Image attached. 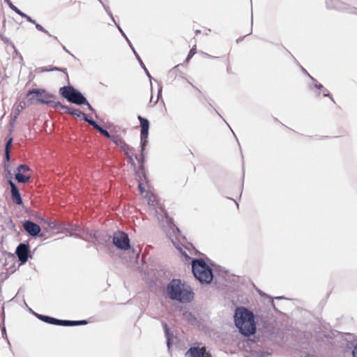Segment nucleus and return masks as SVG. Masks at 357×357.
Segmentation results:
<instances>
[{
  "mask_svg": "<svg viewBox=\"0 0 357 357\" xmlns=\"http://www.w3.org/2000/svg\"><path fill=\"white\" fill-rule=\"evenodd\" d=\"M234 320L241 334L249 337L256 333L257 327L254 313L248 308L240 306L236 308Z\"/></svg>",
  "mask_w": 357,
  "mask_h": 357,
  "instance_id": "nucleus-1",
  "label": "nucleus"
},
{
  "mask_svg": "<svg viewBox=\"0 0 357 357\" xmlns=\"http://www.w3.org/2000/svg\"><path fill=\"white\" fill-rule=\"evenodd\" d=\"M168 296L173 301L189 303L194 298V293L190 289H185L184 284L179 279H172L167 286Z\"/></svg>",
  "mask_w": 357,
  "mask_h": 357,
  "instance_id": "nucleus-2",
  "label": "nucleus"
},
{
  "mask_svg": "<svg viewBox=\"0 0 357 357\" xmlns=\"http://www.w3.org/2000/svg\"><path fill=\"white\" fill-rule=\"evenodd\" d=\"M191 264L192 273L201 284L211 283L213 279V269L203 259H192Z\"/></svg>",
  "mask_w": 357,
  "mask_h": 357,
  "instance_id": "nucleus-3",
  "label": "nucleus"
},
{
  "mask_svg": "<svg viewBox=\"0 0 357 357\" xmlns=\"http://www.w3.org/2000/svg\"><path fill=\"white\" fill-rule=\"evenodd\" d=\"M158 219L160 224L162 225L165 231L167 234V236L172 241L174 245L176 248V249L180 252V253L186 259H190V257L187 254L185 251H184L181 246L177 243L173 236H175V238H177V234L180 233L179 229L176 226L174 223V221L172 218H170L167 213H164V215L162 216V218L158 216Z\"/></svg>",
  "mask_w": 357,
  "mask_h": 357,
  "instance_id": "nucleus-4",
  "label": "nucleus"
},
{
  "mask_svg": "<svg viewBox=\"0 0 357 357\" xmlns=\"http://www.w3.org/2000/svg\"><path fill=\"white\" fill-rule=\"evenodd\" d=\"M59 92L63 98L70 103L82 105V103L86 101V97L70 84L61 87Z\"/></svg>",
  "mask_w": 357,
  "mask_h": 357,
  "instance_id": "nucleus-5",
  "label": "nucleus"
},
{
  "mask_svg": "<svg viewBox=\"0 0 357 357\" xmlns=\"http://www.w3.org/2000/svg\"><path fill=\"white\" fill-rule=\"evenodd\" d=\"M112 243L118 249L121 250H128L130 248L128 235L121 231H116L114 233Z\"/></svg>",
  "mask_w": 357,
  "mask_h": 357,
  "instance_id": "nucleus-6",
  "label": "nucleus"
},
{
  "mask_svg": "<svg viewBox=\"0 0 357 357\" xmlns=\"http://www.w3.org/2000/svg\"><path fill=\"white\" fill-rule=\"evenodd\" d=\"M328 9H335L349 14L357 15V8L351 7L340 0H326Z\"/></svg>",
  "mask_w": 357,
  "mask_h": 357,
  "instance_id": "nucleus-7",
  "label": "nucleus"
},
{
  "mask_svg": "<svg viewBox=\"0 0 357 357\" xmlns=\"http://www.w3.org/2000/svg\"><path fill=\"white\" fill-rule=\"evenodd\" d=\"M20 264H24L29 257V243H20L15 250Z\"/></svg>",
  "mask_w": 357,
  "mask_h": 357,
  "instance_id": "nucleus-8",
  "label": "nucleus"
},
{
  "mask_svg": "<svg viewBox=\"0 0 357 357\" xmlns=\"http://www.w3.org/2000/svg\"><path fill=\"white\" fill-rule=\"evenodd\" d=\"M23 228L32 237L43 236L40 227L30 220H26L23 222Z\"/></svg>",
  "mask_w": 357,
  "mask_h": 357,
  "instance_id": "nucleus-9",
  "label": "nucleus"
},
{
  "mask_svg": "<svg viewBox=\"0 0 357 357\" xmlns=\"http://www.w3.org/2000/svg\"><path fill=\"white\" fill-rule=\"evenodd\" d=\"M149 135V130L141 129L140 132V147H141V155H137L135 154L136 160L139 162L141 167H143L144 162V150L146 145V140Z\"/></svg>",
  "mask_w": 357,
  "mask_h": 357,
  "instance_id": "nucleus-10",
  "label": "nucleus"
},
{
  "mask_svg": "<svg viewBox=\"0 0 357 357\" xmlns=\"http://www.w3.org/2000/svg\"><path fill=\"white\" fill-rule=\"evenodd\" d=\"M8 184L10 187L11 199L13 203L17 205L23 204V200L21 197V194L16 184L12 180L8 181Z\"/></svg>",
  "mask_w": 357,
  "mask_h": 357,
  "instance_id": "nucleus-11",
  "label": "nucleus"
},
{
  "mask_svg": "<svg viewBox=\"0 0 357 357\" xmlns=\"http://www.w3.org/2000/svg\"><path fill=\"white\" fill-rule=\"evenodd\" d=\"M54 98V96L53 94L47 93L45 91V93L43 94L41 97L39 98H29L28 100V102L30 104H37V103H43V104H47L50 105L52 103V98Z\"/></svg>",
  "mask_w": 357,
  "mask_h": 357,
  "instance_id": "nucleus-12",
  "label": "nucleus"
},
{
  "mask_svg": "<svg viewBox=\"0 0 357 357\" xmlns=\"http://www.w3.org/2000/svg\"><path fill=\"white\" fill-rule=\"evenodd\" d=\"M33 314L40 321L52 324V325H56V326H62L63 325V319H59L54 317H52L47 315H43L40 314L36 313L33 312Z\"/></svg>",
  "mask_w": 357,
  "mask_h": 357,
  "instance_id": "nucleus-13",
  "label": "nucleus"
},
{
  "mask_svg": "<svg viewBox=\"0 0 357 357\" xmlns=\"http://www.w3.org/2000/svg\"><path fill=\"white\" fill-rule=\"evenodd\" d=\"M185 357H209L206 354V349L199 347H191L185 353Z\"/></svg>",
  "mask_w": 357,
  "mask_h": 357,
  "instance_id": "nucleus-14",
  "label": "nucleus"
},
{
  "mask_svg": "<svg viewBox=\"0 0 357 357\" xmlns=\"http://www.w3.org/2000/svg\"><path fill=\"white\" fill-rule=\"evenodd\" d=\"M162 326L164 333H165V336L166 338L167 346L168 349H169L172 346V341L175 337L174 333L170 329V328L168 326L167 323H165L164 321L162 322Z\"/></svg>",
  "mask_w": 357,
  "mask_h": 357,
  "instance_id": "nucleus-15",
  "label": "nucleus"
},
{
  "mask_svg": "<svg viewBox=\"0 0 357 357\" xmlns=\"http://www.w3.org/2000/svg\"><path fill=\"white\" fill-rule=\"evenodd\" d=\"M112 142L119 146L124 152L125 155H128V153H132L133 151V148L126 144V142L120 137H117L116 139H112Z\"/></svg>",
  "mask_w": 357,
  "mask_h": 357,
  "instance_id": "nucleus-16",
  "label": "nucleus"
},
{
  "mask_svg": "<svg viewBox=\"0 0 357 357\" xmlns=\"http://www.w3.org/2000/svg\"><path fill=\"white\" fill-rule=\"evenodd\" d=\"M310 79L313 82V87L315 88L318 91H322L323 96L324 97H328L330 99L334 102L333 97L330 95L327 89H326L321 84L319 83L316 79L313 77L310 76Z\"/></svg>",
  "mask_w": 357,
  "mask_h": 357,
  "instance_id": "nucleus-17",
  "label": "nucleus"
},
{
  "mask_svg": "<svg viewBox=\"0 0 357 357\" xmlns=\"http://www.w3.org/2000/svg\"><path fill=\"white\" fill-rule=\"evenodd\" d=\"M88 324V321L86 319L83 320H63V326H81V325H86Z\"/></svg>",
  "mask_w": 357,
  "mask_h": 357,
  "instance_id": "nucleus-18",
  "label": "nucleus"
},
{
  "mask_svg": "<svg viewBox=\"0 0 357 357\" xmlns=\"http://www.w3.org/2000/svg\"><path fill=\"white\" fill-rule=\"evenodd\" d=\"M129 46L130 47V48L132 49L135 57L137 58V61H139L141 67L144 69V70L145 71L146 75L148 76L149 78H151V75L149 72V70H147V68H146L144 63H143L142 60L141 59L139 55L137 54V52L135 51L134 47L132 46V44L131 43V42H129Z\"/></svg>",
  "mask_w": 357,
  "mask_h": 357,
  "instance_id": "nucleus-19",
  "label": "nucleus"
},
{
  "mask_svg": "<svg viewBox=\"0 0 357 357\" xmlns=\"http://www.w3.org/2000/svg\"><path fill=\"white\" fill-rule=\"evenodd\" d=\"M31 176L24 175L22 172H17L15 173V179L18 183H26L29 181Z\"/></svg>",
  "mask_w": 357,
  "mask_h": 357,
  "instance_id": "nucleus-20",
  "label": "nucleus"
},
{
  "mask_svg": "<svg viewBox=\"0 0 357 357\" xmlns=\"http://www.w3.org/2000/svg\"><path fill=\"white\" fill-rule=\"evenodd\" d=\"M45 90L43 89H32L29 90L27 93V96H30L31 95H36L37 98L41 97L43 94L45 93Z\"/></svg>",
  "mask_w": 357,
  "mask_h": 357,
  "instance_id": "nucleus-21",
  "label": "nucleus"
},
{
  "mask_svg": "<svg viewBox=\"0 0 357 357\" xmlns=\"http://www.w3.org/2000/svg\"><path fill=\"white\" fill-rule=\"evenodd\" d=\"M83 119L96 130H98L100 127L96 121L89 118L86 114H83Z\"/></svg>",
  "mask_w": 357,
  "mask_h": 357,
  "instance_id": "nucleus-22",
  "label": "nucleus"
},
{
  "mask_svg": "<svg viewBox=\"0 0 357 357\" xmlns=\"http://www.w3.org/2000/svg\"><path fill=\"white\" fill-rule=\"evenodd\" d=\"M137 119L139 121L141 129H144V130L149 129L150 123H149V121L147 119L144 118L140 115L137 116Z\"/></svg>",
  "mask_w": 357,
  "mask_h": 357,
  "instance_id": "nucleus-23",
  "label": "nucleus"
},
{
  "mask_svg": "<svg viewBox=\"0 0 357 357\" xmlns=\"http://www.w3.org/2000/svg\"><path fill=\"white\" fill-rule=\"evenodd\" d=\"M183 316L184 318H185L189 322L193 324L196 321L197 318L194 315V314L192 312H190L188 310H184L183 312Z\"/></svg>",
  "mask_w": 357,
  "mask_h": 357,
  "instance_id": "nucleus-24",
  "label": "nucleus"
},
{
  "mask_svg": "<svg viewBox=\"0 0 357 357\" xmlns=\"http://www.w3.org/2000/svg\"><path fill=\"white\" fill-rule=\"evenodd\" d=\"M100 134H102L105 137L109 139L112 142V139H116L118 136H114L110 135V133L105 128H103L102 126L99 128V129L97 130Z\"/></svg>",
  "mask_w": 357,
  "mask_h": 357,
  "instance_id": "nucleus-25",
  "label": "nucleus"
},
{
  "mask_svg": "<svg viewBox=\"0 0 357 357\" xmlns=\"http://www.w3.org/2000/svg\"><path fill=\"white\" fill-rule=\"evenodd\" d=\"M35 26H36V28L37 29V30L40 31H42L46 34H47L50 37H53L55 40H58V38L56 36H53L52 34H50L47 30H46L42 25H40V24L37 23L36 22V24H34Z\"/></svg>",
  "mask_w": 357,
  "mask_h": 357,
  "instance_id": "nucleus-26",
  "label": "nucleus"
},
{
  "mask_svg": "<svg viewBox=\"0 0 357 357\" xmlns=\"http://www.w3.org/2000/svg\"><path fill=\"white\" fill-rule=\"evenodd\" d=\"M66 113L71 114V115L77 116L78 117H82V119H83V114H85L84 113L79 112L77 109H72V110L66 111Z\"/></svg>",
  "mask_w": 357,
  "mask_h": 357,
  "instance_id": "nucleus-27",
  "label": "nucleus"
},
{
  "mask_svg": "<svg viewBox=\"0 0 357 357\" xmlns=\"http://www.w3.org/2000/svg\"><path fill=\"white\" fill-rule=\"evenodd\" d=\"M46 223L47 225V227L52 230L59 229L58 223L55 221H47Z\"/></svg>",
  "mask_w": 357,
  "mask_h": 357,
  "instance_id": "nucleus-28",
  "label": "nucleus"
},
{
  "mask_svg": "<svg viewBox=\"0 0 357 357\" xmlns=\"http://www.w3.org/2000/svg\"><path fill=\"white\" fill-rule=\"evenodd\" d=\"M29 170H30V167L28 165H24V164L20 165L17 168V172H26Z\"/></svg>",
  "mask_w": 357,
  "mask_h": 357,
  "instance_id": "nucleus-29",
  "label": "nucleus"
},
{
  "mask_svg": "<svg viewBox=\"0 0 357 357\" xmlns=\"http://www.w3.org/2000/svg\"><path fill=\"white\" fill-rule=\"evenodd\" d=\"M52 71H61L66 74L67 79H68V75L66 68H61L56 66H52Z\"/></svg>",
  "mask_w": 357,
  "mask_h": 357,
  "instance_id": "nucleus-30",
  "label": "nucleus"
},
{
  "mask_svg": "<svg viewBox=\"0 0 357 357\" xmlns=\"http://www.w3.org/2000/svg\"><path fill=\"white\" fill-rule=\"evenodd\" d=\"M195 53H196V49H195V47H192V48L190 50V52H189V53H188V56H187V57H186L185 61H187V62H188V61H189V60H190V59L193 56V55H194Z\"/></svg>",
  "mask_w": 357,
  "mask_h": 357,
  "instance_id": "nucleus-31",
  "label": "nucleus"
},
{
  "mask_svg": "<svg viewBox=\"0 0 357 357\" xmlns=\"http://www.w3.org/2000/svg\"><path fill=\"white\" fill-rule=\"evenodd\" d=\"M54 108H62L63 105L59 101H54L52 100V103L50 105Z\"/></svg>",
  "mask_w": 357,
  "mask_h": 357,
  "instance_id": "nucleus-32",
  "label": "nucleus"
},
{
  "mask_svg": "<svg viewBox=\"0 0 357 357\" xmlns=\"http://www.w3.org/2000/svg\"><path fill=\"white\" fill-rule=\"evenodd\" d=\"M13 137H10L6 143L5 151H10L12 146Z\"/></svg>",
  "mask_w": 357,
  "mask_h": 357,
  "instance_id": "nucleus-33",
  "label": "nucleus"
},
{
  "mask_svg": "<svg viewBox=\"0 0 357 357\" xmlns=\"http://www.w3.org/2000/svg\"><path fill=\"white\" fill-rule=\"evenodd\" d=\"M115 25L116 26V27L118 28L119 31L121 32V35L126 38V41L128 42V43L129 44V42L130 40L128 39V38L127 37V36L126 35V33H124V31L122 30V29L121 28V26H119V24H117L116 22H115Z\"/></svg>",
  "mask_w": 357,
  "mask_h": 357,
  "instance_id": "nucleus-34",
  "label": "nucleus"
},
{
  "mask_svg": "<svg viewBox=\"0 0 357 357\" xmlns=\"http://www.w3.org/2000/svg\"><path fill=\"white\" fill-rule=\"evenodd\" d=\"M269 355H270V354L268 352H264V351H261L256 352V356L258 357H267Z\"/></svg>",
  "mask_w": 357,
  "mask_h": 357,
  "instance_id": "nucleus-35",
  "label": "nucleus"
},
{
  "mask_svg": "<svg viewBox=\"0 0 357 357\" xmlns=\"http://www.w3.org/2000/svg\"><path fill=\"white\" fill-rule=\"evenodd\" d=\"M134 154V150L132 151V153H128V155H126L128 158L129 159V162H130L131 165H135V161H134V159L132 158V155Z\"/></svg>",
  "mask_w": 357,
  "mask_h": 357,
  "instance_id": "nucleus-36",
  "label": "nucleus"
},
{
  "mask_svg": "<svg viewBox=\"0 0 357 357\" xmlns=\"http://www.w3.org/2000/svg\"><path fill=\"white\" fill-rule=\"evenodd\" d=\"M82 105H85L87 106L88 109L91 111V112H94V109L93 107H92V105L89 102V101L87 100V99L86 98V101H84V102L82 103Z\"/></svg>",
  "mask_w": 357,
  "mask_h": 357,
  "instance_id": "nucleus-37",
  "label": "nucleus"
},
{
  "mask_svg": "<svg viewBox=\"0 0 357 357\" xmlns=\"http://www.w3.org/2000/svg\"><path fill=\"white\" fill-rule=\"evenodd\" d=\"M6 3L8 4V6H9V8L12 10H15V8H17L15 5H13V3L11 2L10 0H6Z\"/></svg>",
  "mask_w": 357,
  "mask_h": 357,
  "instance_id": "nucleus-38",
  "label": "nucleus"
},
{
  "mask_svg": "<svg viewBox=\"0 0 357 357\" xmlns=\"http://www.w3.org/2000/svg\"><path fill=\"white\" fill-rule=\"evenodd\" d=\"M300 357H315L313 354L311 353H301Z\"/></svg>",
  "mask_w": 357,
  "mask_h": 357,
  "instance_id": "nucleus-39",
  "label": "nucleus"
},
{
  "mask_svg": "<svg viewBox=\"0 0 357 357\" xmlns=\"http://www.w3.org/2000/svg\"><path fill=\"white\" fill-rule=\"evenodd\" d=\"M41 72H50L52 71V66H50L48 67H43L41 68Z\"/></svg>",
  "mask_w": 357,
  "mask_h": 357,
  "instance_id": "nucleus-40",
  "label": "nucleus"
},
{
  "mask_svg": "<svg viewBox=\"0 0 357 357\" xmlns=\"http://www.w3.org/2000/svg\"><path fill=\"white\" fill-rule=\"evenodd\" d=\"M26 21H28L29 22H31L32 24H36V20L32 19L30 16H29L28 15H26V17H24Z\"/></svg>",
  "mask_w": 357,
  "mask_h": 357,
  "instance_id": "nucleus-41",
  "label": "nucleus"
},
{
  "mask_svg": "<svg viewBox=\"0 0 357 357\" xmlns=\"http://www.w3.org/2000/svg\"><path fill=\"white\" fill-rule=\"evenodd\" d=\"M1 333H2V337L3 338L8 339L5 326H3V328H1Z\"/></svg>",
  "mask_w": 357,
  "mask_h": 357,
  "instance_id": "nucleus-42",
  "label": "nucleus"
},
{
  "mask_svg": "<svg viewBox=\"0 0 357 357\" xmlns=\"http://www.w3.org/2000/svg\"><path fill=\"white\" fill-rule=\"evenodd\" d=\"M352 356L353 357H357V344L354 346L352 350Z\"/></svg>",
  "mask_w": 357,
  "mask_h": 357,
  "instance_id": "nucleus-43",
  "label": "nucleus"
},
{
  "mask_svg": "<svg viewBox=\"0 0 357 357\" xmlns=\"http://www.w3.org/2000/svg\"><path fill=\"white\" fill-rule=\"evenodd\" d=\"M5 158L8 162L10 160V151H5Z\"/></svg>",
  "mask_w": 357,
  "mask_h": 357,
  "instance_id": "nucleus-44",
  "label": "nucleus"
},
{
  "mask_svg": "<svg viewBox=\"0 0 357 357\" xmlns=\"http://www.w3.org/2000/svg\"><path fill=\"white\" fill-rule=\"evenodd\" d=\"M107 15L111 17L112 20V21L114 22V23L115 24V22H116V20H114V16H113V15H112V12H111L110 10H107Z\"/></svg>",
  "mask_w": 357,
  "mask_h": 357,
  "instance_id": "nucleus-45",
  "label": "nucleus"
},
{
  "mask_svg": "<svg viewBox=\"0 0 357 357\" xmlns=\"http://www.w3.org/2000/svg\"><path fill=\"white\" fill-rule=\"evenodd\" d=\"M20 108H18V109H17V112H15V119H17V116L19 115V114H20V111H21L22 109H23V106H22V105H20Z\"/></svg>",
  "mask_w": 357,
  "mask_h": 357,
  "instance_id": "nucleus-46",
  "label": "nucleus"
},
{
  "mask_svg": "<svg viewBox=\"0 0 357 357\" xmlns=\"http://www.w3.org/2000/svg\"><path fill=\"white\" fill-rule=\"evenodd\" d=\"M100 1V3L102 5L104 9L105 10L106 13H107V10H110L109 7L105 6L103 2L101 1V0H98Z\"/></svg>",
  "mask_w": 357,
  "mask_h": 357,
  "instance_id": "nucleus-47",
  "label": "nucleus"
},
{
  "mask_svg": "<svg viewBox=\"0 0 357 357\" xmlns=\"http://www.w3.org/2000/svg\"><path fill=\"white\" fill-rule=\"evenodd\" d=\"M62 109H64L65 110V112H66V111H69V110H72V109H70L68 105H63Z\"/></svg>",
  "mask_w": 357,
  "mask_h": 357,
  "instance_id": "nucleus-48",
  "label": "nucleus"
},
{
  "mask_svg": "<svg viewBox=\"0 0 357 357\" xmlns=\"http://www.w3.org/2000/svg\"><path fill=\"white\" fill-rule=\"evenodd\" d=\"M139 190L141 192V193H143L144 191V188L141 183H139Z\"/></svg>",
  "mask_w": 357,
  "mask_h": 357,
  "instance_id": "nucleus-49",
  "label": "nucleus"
},
{
  "mask_svg": "<svg viewBox=\"0 0 357 357\" xmlns=\"http://www.w3.org/2000/svg\"><path fill=\"white\" fill-rule=\"evenodd\" d=\"M62 48L64 51H66V52L69 53L70 54H71L72 56H73V54H72L71 53H70V52L67 50V48L64 46V45H62Z\"/></svg>",
  "mask_w": 357,
  "mask_h": 357,
  "instance_id": "nucleus-50",
  "label": "nucleus"
},
{
  "mask_svg": "<svg viewBox=\"0 0 357 357\" xmlns=\"http://www.w3.org/2000/svg\"><path fill=\"white\" fill-rule=\"evenodd\" d=\"M15 10H13L14 12H15L17 14L19 15L20 13H21V10L17 7V8H15Z\"/></svg>",
  "mask_w": 357,
  "mask_h": 357,
  "instance_id": "nucleus-51",
  "label": "nucleus"
},
{
  "mask_svg": "<svg viewBox=\"0 0 357 357\" xmlns=\"http://www.w3.org/2000/svg\"><path fill=\"white\" fill-rule=\"evenodd\" d=\"M26 13H23L22 11H21V13H19V15H20L21 17H26Z\"/></svg>",
  "mask_w": 357,
  "mask_h": 357,
  "instance_id": "nucleus-52",
  "label": "nucleus"
},
{
  "mask_svg": "<svg viewBox=\"0 0 357 357\" xmlns=\"http://www.w3.org/2000/svg\"><path fill=\"white\" fill-rule=\"evenodd\" d=\"M301 68H302V70H303L305 74H307L309 77H310V76H311V75H310L307 72V70H306L304 68L301 67Z\"/></svg>",
  "mask_w": 357,
  "mask_h": 357,
  "instance_id": "nucleus-53",
  "label": "nucleus"
},
{
  "mask_svg": "<svg viewBox=\"0 0 357 357\" xmlns=\"http://www.w3.org/2000/svg\"><path fill=\"white\" fill-rule=\"evenodd\" d=\"M178 66H176L175 67H174V68H172V69L169 71V73H173L174 71H175V70H176V68H177Z\"/></svg>",
  "mask_w": 357,
  "mask_h": 357,
  "instance_id": "nucleus-54",
  "label": "nucleus"
},
{
  "mask_svg": "<svg viewBox=\"0 0 357 357\" xmlns=\"http://www.w3.org/2000/svg\"><path fill=\"white\" fill-rule=\"evenodd\" d=\"M206 56L208 58H215L214 56H212L211 55H209L208 54H206Z\"/></svg>",
  "mask_w": 357,
  "mask_h": 357,
  "instance_id": "nucleus-55",
  "label": "nucleus"
},
{
  "mask_svg": "<svg viewBox=\"0 0 357 357\" xmlns=\"http://www.w3.org/2000/svg\"><path fill=\"white\" fill-rule=\"evenodd\" d=\"M200 33V31H199V30H196V31H195L196 35H197V34H198V33Z\"/></svg>",
  "mask_w": 357,
  "mask_h": 357,
  "instance_id": "nucleus-56",
  "label": "nucleus"
},
{
  "mask_svg": "<svg viewBox=\"0 0 357 357\" xmlns=\"http://www.w3.org/2000/svg\"><path fill=\"white\" fill-rule=\"evenodd\" d=\"M0 38H1V40H4V41L6 40H5V38H4L2 36H0Z\"/></svg>",
  "mask_w": 357,
  "mask_h": 357,
  "instance_id": "nucleus-57",
  "label": "nucleus"
},
{
  "mask_svg": "<svg viewBox=\"0 0 357 357\" xmlns=\"http://www.w3.org/2000/svg\"><path fill=\"white\" fill-rule=\"evenodd\" d=\"M162 91V89L160 88L159 91H158V94L160 93V91Z\"/></svg>",
  "mask_w": 357,
  "mask_h": 357,
  "instance_id": "nucleus-58",
  "label": "nucleus"
},
{
  "mask_svg": "<svg viewBox=\"0 0 357 357\" xmlns=\"http://www.w3.org/2000/svg\"><path fill=\"white\" fill-rule=\"evenodd\" d=\"M235 204H236V206H238V204H237V202H235Z\"/></svg>",
  "mask_w": 357,
  "mask_h": 357,
  "instance_id": "nucleus-59",
  "label": "nucleus"
},
{
  "mask_svg": "<svg viewBox=\"0 0 357 357\" xmlns=\"http://www.w3.org/2000/svg\"><path fill=\"white\" fill-rule=\"evenodd\" d=\"M235 204H236V206H238V204H237V202H235Z\"/></svg>",
  "mask_w": 357,
  "mask_h": 357,
  "instance_id": "nucleus-60",
  "label": "nucleus"
},
{
  "mask_svg": "<svg viewBox=\"0 0 357 357\" xmlns=\"http://www.w3.org/2000/svg\"><path fill=\"white\" fill-rule=\"evenodd\" d=\"M4 1L6 2V0H4Z\"/></svg>",
  "mask_w": 357,
  "mask_h": 357,
  "instance_id": "nucleus-61",
  "label": "nucleus"
}]
</instances>
